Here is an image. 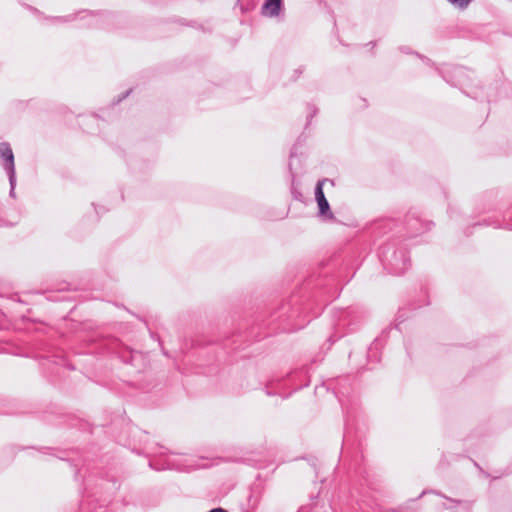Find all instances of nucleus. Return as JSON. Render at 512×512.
Wrapping results in <instances>:
<instances>
[{
	"label": "nucleus",
	"mask_w": 512,
	"mask_h": 512,
	"mask_svg": "<svg viewBox=\"0 0 512 512\" xmlns=\"http://www.w3.org/2000/svg\"><path fill=\"white\" fill-rule=\"evenodd\" d=\"M326 182V179L319 180L315 187V199L318 206V215L321 219L325 221L335 220V216L331 211L330 204L325 197L323 191V184Z\"/></svg>",
	"instance_id": "nucleus-2"
},
{
	"label": "nucleus",
	"mask_w": 512,
	"mask_h": 512,
	"mask_svg": "<svg viewBox=\"0 0 512 512\" xmlns=\"http://www.w3.org/2000/svg\"><path fill=\"white\" fill-rule=\"evenodd\" d=\"M318 109L314 105H308L307 125L311 122L312 118L317 114Z\"/></svg>",
	"instance_id": "nucleus-10"
},
{
	"label": "nucleus",
	"mask_w": 512,
	"mask_h": 512,
	"mask_svg": "<svg viewBox=\"0 0 512 512\" xmlns=\"http://www.w3.org/2000/svg\"><path fill=\"white\" fill-rule=\"evenodd\" d=\"M131 93V90H127L126 92H124L117 100V102H121L123 99L127 98L128 95Z\"/></svg>",
	"instance_id": "nucleus-13"
},
{
	"label": "nucleus",
	"mask_w": 512,
	"mask_h": 512,
	"mask_svg": "<svg viewBox=\"0 0 512 512\" xmlns=\"http://www.w3.org/2000/svg\"><path fill=\"white\" fill-rule=\"evenodd\" d=\"M65 20H66V21H70V20H72V19H71V16H68V18H66Z\"/></svg>",
	"instance_id": "nucleus-16"
},
{
	"label": "nucleus",
	"mask_w": 512,
	"mask_h": 512,
	"mask_svg": "<svg viewBox=\"0 0 512 512\" xmlns=\"http://www.w3.org/2000/svg\"><path fill=\"white\" fill-rule=\"evenodd\" d=\"M303 72L302 68L296 69L295 73L299 76Z\"/></svg>",
	"instance_id": "nucleus-14"
},
{
	"label": "nucleus",
	"mask_w": 512,
	"mask_h": 512,
	"mask_svg": "<svg viewBox=\"0 0 512 512\" xmlns=\"http://www.w3.org/2000/svg\"><path fill=\"white\" fill-rule=\"evenodd\" d=\"M87 120H89V121H96V117L92 116V117L87 118Z\"/></svg>",
	"instance_id": "nucleus-15"
},
{
	"label": "nucleus",
	"mask_w": 512,
	"mask_h": 512,
	"mask_svg": "<svg viewBox=\"0 0 512 512\" xmlns=\"http://www.w3.org/2000/svg\"><path fill=\"white\" fill-rule=\"evenodd\" d=\"M430 224L431 223H423L420 219L418 218H408L407 220V227L410 231V234L411 236H416L417 234L421 233V232H424V231H427L430 229Z\"/></svg>",
	"instance_id": "nucleus-7"
},
{
	"label": "nucleus",
	"mask_w": 512,
	"mask_h": 512,
	"mask_svg": "<svg viewBox=\"0 0 512 512\" xmlns=\"http://www.w3.org/2000/svg\"><path fill=\"white\" fill-rule=\"evenodd\" d=\"M447 499L449 504L444 503L443 507L447 510H451L452 512H470L472 503L469 501H458L452 498H448L446 496H443Z\"/></svg>",
	"instance_id": "nucleus-5"
},
{
	"label": "nucleus",
	"mask_w": 512,
	"mask_h": 512,
	"mask_svg": "<svg viewBox=\"0 0 512 512\" xmlns=\"http://www.w3.org/2000/svg\"><path fill=\"white\" fill-rule=\"evenodd\" d=\"M468 72H469L468 70H466L465 68H462V67L455 68V75L457 77H464V76L466 77V76H468Z\"/></svg>",
	"instance_id": "nucleus-12"
},
{
	"label": "nucleus",
	"mask_w": 512,
	"mask_h": 512,
	"mask_svg": "<svg viewBox=\"0 0 512 512\" xmlns=\"http://www.w3.org/2000/svg\"><path fill=\"white\" fill-rule=\"evenodd\" d=\"M449 3L460 9L467 8L473 0H447Z\"/></svg>",
	"instance_id": "nucleus-8"
},
{
	"label": "nucleus",
	"mask_w": 512,
	"mask_h": 512,
	"mask_svg": "<svg viewBox=\"0 0 512 512\" xmlns=\"http://www.w3.org/2000/svg\"><path fill=\"white\" fill-rule=\"evenodd\" d=\"M256 504H257V500L255 499L253 502V506H255Z\"/></svg>",
	"instance_id": "nucleus-18"
},
{
	"label": "nucleus",
	"mask_w": 512,
	"mask_h": 512,
	"mask_svg": "<svg viewBox=\"0 0 512 512\" xmlns=\"http://www.w3.org/2000/svg\"><path fill=\"white\" fill-rule=\"evenodd\" d=\"M167 468H169V469H177V470H184L185 469V467L180 466V464L177 463L176 460H168Z\"/></svg>",
	"instance_id": "nucleus-11"
},
{
	"label": "nucleus",
	"mask_w": 512,
	"mask_h": 512,
	"mask_svg": "<svg viewBox=\"0 0 512 512\" xmlns=\"http://www.w3.org/2000/svg\"><path fill=\"white\" fill-rule=\"evenodd\" d=\"M8 178H9V184H10L9 195H10V197L15 198L16 174H12V176H11V174H9Z\"/></svg>",
	"instance_id": "nucleus-9"
},
{
	"label": "nucleus",
	"mask_w": 512,
	"mask_h": 512,
	"mask_svg": "<svg viewBox=\"0 0 512 512\" xmlns=\"http://www.w3.org/2000/svg\"><path fill=\"white\" fill-rule=\"evenodd\" d=\"M282 4V0H265L262 6V14L269 17H276L281 11Z\"/></svg>",
	"instance_id": "nucleus-6"
},
{
	"label": "nucleus",
	"mask_w": 512,
	"mask_h": 512,
	"mask_svg": "<svg viewBox=\"0 0 512 512\" xmlns=\"http://www.w3.org/2000/svg\"><path fill=\"white\" fill-rule=\"evenodd\" d=\"M0 158L1 165L3 169L6 171L7 175L16 174L15 172V163H14V154L12 148L9 143L2 142L0 143Z\"/></svg>",
	"instance_id": "nucleus-4"
},
{
	"label": "nucleus",
	"mask_w": 512,
	"mask_h": 512,
	"mask_svg": "<svg viewBox=\"0 0 512 512\" xmlns=\"http://www.w3.org/2000/svg\"><path fill=\"white\" fill-rule=\"evenodd\" d=\"M379 257L383 265L396 275L403 274L410 265V258L406 249L403 247L395 248L393 244L382 246Z\"/></svg>",
	"instance_id": "nucleus-1"
},
{
	"label": "nucleus",
	"mask_w": 512,
	"mask_h": 512,
	"mask_svg": "<svg viewBox=\"0 0 512 512\" xmlns=\"http://www.w3.org/2000/svg\"><path fill=\"white\" fill-rule=\"evenodd\" d=\"M472 97L478 98V94L475 93Z\"/></svg>",
	"instance_id": "nucleus-17"
},
{
	"label": "nucleus",
	"mask_w": 512,
	"mask_h": 512,
	"mask_svg": "<svg viewBox=\"0 0 512 512\" xmlns=\"http://www.w3.org/2000/svg\"><path fill=\"white\" fill-rule=\"evenodd\" d=\"M80 19H87L85 25L88 27H96V28H108L113 23L114 16L111 13H101L95 14L88 11H83L79 13Z\"/></svg>",
	"instance_id": "nucleus-3"
}]
</instances>
